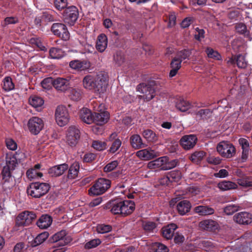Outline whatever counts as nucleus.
I'll use <instances>...</instances> for the list:
<instances>
[{"instance_id":"1","label":"nucleus","mask_w":252,"mask_h":252,"mask_svg":"<svg viewBox=\"0 0 252 252\" xmlns=\"http://www.w3.org/2000/svg\"><path fill=\"white\" fill-rule=\"evenodd\" d=\"M22 154L16 152L12 155H7L6 157V165L3 167L1 174L2 184L5 189H10L15 185L14 177L12 172L15 169L18 160L22 158Z\"/></svg>"},{"instance_id":"2","label":"nucleus","mask_w":252,"mask_h":252,"mask_svg":"<svg viewBox=\"0 0 252 252\" xmlns=\"http://www.w3.org/2000/svg\"><path fill=\"white\" fill-rule=\"evenodd\" d=\"M107 80V74L104 72H99L95 77L91 75L85 76L83 79V85L85 89L100 94L105 92Z\"/></svg>"},{"instance_id":"3","label":"nucleus","mask_w":252,"mask_h":252,"mask_svg":"<svg viewBox=\"0 0 252 252\" xmlns=\"http://www.w3.org/2000/svg\"><path fill=\"white\" fill-rule=\"evenodd\" d=\"M111 212L114 215H121L127 216L132 214L135 210L134 201L129 200L124 201L113 200L109 202Z\"/></svg>"},{"instance_id":"4","label":"nucleus","mask_w":252,"mask_h":252,"mask_svg":"<svg viewBox=\"0 0 252 252\" xmlns=\"http://www.w3.org/2000/svg\"><path fill=\"white\" fill-rule=\"evenodd\" d=\"M49 184L43 182H33L30 184L27 189L28 195L33 198H38L45 195L49 190Z\"/></svg>"},{"instance_id":"5","label":"nucleus","mask_w":252,"mask_h":252,"mask_svg":"<svg viewBox=\"0 0 252 252\" xmlns=\"http://www.w3.org/2000/svg\"><path fill=\"white\" fill-rule=\"evenodd\" d=\"M157 82L151 80L147 83H141L137 86V91L143 94L142 96L146 101H149L156 95Z\"/></svg>"},{"instance_id":"6","label":"nucleus","mask_w":252,"mask_h":252,"mask_svg":"<svg viewBox=\"0 0 252 252\" xmlns=\"http://www.w3.org/2000/svg\"><path fill=\"white\" fill-rule=\"evenodd\" d=\"M111 184L109 180L99 178L89 189L88 194L92 196L101 195L110 188Z\"/></svg>"},{"instance_id":"7","label":"nucleus","mask_w":252,"mask_h":252,"mask_svg":"<svg viewBox=\"0 0 252 252\" xmlns=\"http://www.w3.org/2000/svg\"><path fill=\"white\" fill-rule=\"evenodd\" d=\"M217 150L221 157L225 158H231L236 153L234 145L227 141L220 142L217 145Z\"/></svg>"},{"instance_id":"8","label":"nucleus","mask_w":252,"mask_h":252,"mask_svg":"<svg viewBox=\"0 0 252 252\" xmlns=\"http://www.w3.org/2000/svg\"><path fill=\"white\" fill-rule=\"evenodd\" d=\"M79 17L78 8L75 6L66 7L63 14V21L69 26H73Z\"/></svg>"},{"instance_id":"9","label":"nucleus","mask_w":252,"mask_h":252,"mask_svg":"<svg viewBox=\"0 0 252 252\" xmlns=\"http://www.w3.org/2000/svg\"><path fill=\"white\" fill-rule=\"evenodd\" d=\"M36 216L32 211H25L16 217V224L18 226L29 225L36 219Z\"/></svg>"},{"instance_id":"10","label":"nucleus","mask_w":252,"mask_h":252,"mask_svg":"<svg viewBox=\"0 0 252 252\" xmlns=\"http://www.w3.org/2000/svg\"><path fill=\"white\" fill-rule=\"evenodd\" d=\"M51 31L54 35L58 36L64 41L69 39V33L66 26L61 23H55L51 27Z\"/></svg>"},{"instance_id":"11","label":"nucleus","mask_w":252,"mask_h":252,"mask_svg":"<svg viewBox=\"0 0 252 252\" xmlns=\"http://www.w3.org/2000/svg\"><path fill=\"white\" fill-rule=\"evenodd\" d=\"M55 119L57 124L63 126L69 121V115L66 108L63 105L58 106L55 112Z\"/></svg>"},{"instance_id":"12","label":"nucleus","mask_w":252,"mask_h":252,"mask_svg":"<svg viewBox=\"0 0 252 252\" xmlns=\"http://www.w3.org/2000/svg\"><path fill=\"white\" fill-rule=\"evenodd\" d=\"M28 126L30 131L33 134L39 133L44 126L43 120L38 117H33L28 121Z\"/></svg>"},{"instance_id":"13","label":"nucleus","mask_w":252,"mask_h":252,"mask_svg":"<svg viewBox=\"0 0 252 252\" xmlns=\"http://www.w3.org/2000/svg\"><path fill=\"white\" fill-rule=\"evenodd\" d=\"M66 234L65 230H62L50 238L49 241L50 243L59 242L58 244L61 246L66 245L71 241L70 237L66 236Z\"/></svg>"},{"instance_id":"14","label":"nucleus","mask_w":252,"mask_h":252,"mask_svg":"<svg viewBox=\"0 0 252 252\" xmlns=\"http://www.w3.org/2000/svg\"><path fill=\"white\" fill-rule=\"evenodd\" d=\"M80 132L75 126H70L66 134V140L68 144L71 147L75 146L80 138Z\"/></svg>"},{"instance_id":"15","label":"nucleus","mask_w":252,"mask_h":252,"mask_svg":"<svg viewBox=\"0 0 252 252\" xmlns=\"http://www.w3.org/2000/svg\"><path fill=\"white\" fill-rule=\"evenodd\" d=\"M197 141V137L193 134L185 135L179 141L182 147L186 150L193 148Z\"/></svg>"},{"instance_id":"16","label":"nucleus","mask_w":252,"mask_h":252,"mask_svg":"<svg viewBox=\"0 0 252 252\" xmlns=\"http://www.w3.org/2000/svg\"><path fill=\"white\" fill-rule=\"evenodd\" d=\"M234 221L241 225H248L252 222V214L244 211L236 213L233 216Z\"/></svg>"},{"instance_id":"17","label":"nucleus","mask_w":252,"mask_h":252,"mask_svg":"<svg viewBox=\"0 0 252 252\" xmlns=\"http://www.w3.org/2000/svg\"><path fill=\"white\" fill-rule=\"evenodd\" d=\"M53 87L58 91L64 92L70 88V81L66 78L58 77L54 79Z\"/></svg>"},{"instance_id":"18","label":"nucleus","mask_w":252,"mask_h":252,"mask_svg":"<svg viewBox=\"0 0 252 252\" xmlns=\"http://www.w3.org/2000/svg\"><path fill=\"white\" fill-rule=\"evenodd\" d=\"M68 168V165L64 163L50 168L48 173L52 177H58L63 175Z\"/></svg>"},{"instance_id":"19","label":"nucleus","mask_w":252,"mask_h":252,"mask_svg":"<svg viewBox=\"0 0 252 252\" xmlns=\"http://www.w3.org/2000/svg\"><path fill=\"white\" fill-rule=\"evenodd\" d=\"M117 134L114 132L112 133L109 137V140L111 142V145L108 152L111 154H115L118 152L122 145V141L119 138H116Z\"/></svg>"},{"instance_id":"20","label":"nucleus","mask_w":252,"mask_h":252,"mask_svg":"<svg viewBox=\"0 0 252 252\" xmlns=\"http://www.w3.org/2000/svg\"><path fill=\"white\" fill-rule=\"evenodd\" d=\"M199 226L202 229L209 231H215L219 227L218 223L212 220H205L200 222Z\"/></svg>"},{"instance_id":"21","label":"nucleus","mask_w":252,"mask_h":252,"mask_svg":"<svg viewBox=\"0 0 252 252\" xmlns=\"http://www.w3.org/2000/svg\"><path fill=\"white\" fill-rule=\"evenodd\" d=\"M69 66L73 69L78 71H83L89 69L91 65L90 62L86 61L74 60L70 62Z\"/></svg>"},{"instance_id":"22","label":"nucleus","mask_w":252,"mask_h":252,"mask_svg":"<svg viewBox=\"0 0 252 252\" xmlns=\"http://www.w3.org/2000/svg\"><path fill=\"white\" fill-rule=\"evenodd\" d=\"M228 64H234L236 63L237 66L240 68H245L247 66V62L245 58L241 54L230 58L227 61Z\"/></svg>"},{"instance_id":"23","label":"nucleus","mask_w":252,"mask_h":252,"mask_svg":"<svg viewBox=\"0 0 252 252\" xmlns=\"http://www.w3.org/2000/svg\"><path fill=\"white\" fill-rule=\"evenodd\" d=\"M130 145L134 149H142L146 147L147 145L143 142V140L139 134H133L130 137Z\"/></svg>"},{"instance_id":"24","label":"nucleus","mask_w":252,"mask_h":252,"mask_svg":"<svg viewBox=\"0 0 252 252\" xmlns=\"http://www.w3.org/2000/svg\"><path fill=\"white\" fill-rule=\"evenodd\" d=\"M109 113L106 111L101 112H94L93 117V122L98 125H103L105 124L109 119Z\"/></svg>"},{"instance_id":"25","label":"nucleus","mask_w":252,"mask_h":252,"mask_svg":"<svg viewBox=\"0 0 252 252\" xmlns=\"http://www.w3.org/2000/svg\"><path fill=\"white\" fill-rule=\"evenodd\" d=\"M80 169V164L78 162H74L68 168V173L67 179L68 180H73L77 178Z\"/></svg>"},{"instance_id":"26","label":"nucleus","mask_w":252,"mask_h":252,"mask_svg":"<svg viewBox=\"0 0 252 252\" xmlns=\"http://www.w3.org/2000/svg\"><path fill=\"white\" fill-rule=\"evenodd\" d=\"M52 218L48 215H42L36 222L37 225L41 229H46L52 222Z\"/></svg>"},{"instance_id":"27","label":"nucleus","mask_w":252,"mask_h":252,"mask_svg":"<svg viewBox=\"0 0 252 252\" xmlns=\"http://www.w3.org/2000/svg\"><path fill=\"white\" fill-rule=\"evenodd\" d=\"M176 208L178 213L184 216L189 212L191 204L188 200H182L178 203Z\"/></svg>"},{"instance_id":"28","label":"nucleus","mask_w":252,"mask_h":252,"mask_svg":"<svg viewBox=\"0 0 252 252\" xmlns=\"http://www.w3.org/2000/svg\"><path fill=\"white\" fill-rule=\"evenodd\" d=\"M94 114L87 108H83L80 112V118L84 123L90 124L93 122Z\"/></svg>"},{"instance_id":"29","label":"nucleus","mask_w":252,"mask_h":252,"mask_svg":"<svg viewBox=\"0 0 252 252\" xmlns=\"http://www.w3.org/2000/svg\"><path fill=\"white\" fill-rule=\"evenodd\" d=\"M194 212L200 216H208L213 215L215 212L214 208L209 206L199 205L194 209Z\"/></svg>"},{"instance_id":"30","label":"nucleus","mask_w":252,"mask_h":252,"mask_svg":"<svg viewBox=\"0 0 252 252\" xmlns=\"http://www.w3.org/2000/svg\"><path fill=\"white\" fill-rule=\"evenodd\" d=\"M107 46V37L103 33L99 34L96 40V48L100 52H103Z\"/></svg>"},{"instance_id":"31","label":"nucleus","mask_w":252,"mask_h":252,"mask_svg":"<svg viewBox=\"0 0 252 252\" xmlns=\"http://www.w3.org/2000/svg\"><path fill=\"white\" fill-rule=\"evenodd\" d=\"M136 155L143 160H150L154 158L156 156L154 150L147 149L138 151Z\"/></svg>"},{"instance_id":"32","label":"nucleus","mask_w":252,"mask_h":252,"mask_svg":"<svg viewBox=\"0 0 252 252\" xmlns=\"http://www.w3.org/2000/svg\"><path fill=\"white\" fill-rule=\"evenodd\" d=\"M49 234L47 231L42 232L38 235L31 242V246L32 247H36L46 241L48 238Z\"/></svg>"},{"instance_id":"33","label":"nucleus","mask_w":252,"mask_h":252,"mask_svg":"<svg viewBox=\"0 0 252 252\" xmlns=\"http://www.w3.org/2000/svg\"><path fill=\"white\" fill-rule=\"evenodd\" d=\"M181 61H179L175 57L172 60L170 64L171 68L169 74L170 77H173L177 74L178 70L181 67Z\"/></svg>"},{"instance_id":"34","label":"nucleus","mask_w":252,"mask_h":252,"mask_svg":"<svg viewBox=\"0 0 252 252\" xmlns=\"http://www.w3.org/2000/svg\"><path fill=\"white\" fill-rule=\"evenodd\" d=\"M178 228L175 223L168 224L162 229V236L166 239H170L173 236L175 230Z\"/></svg>"},{"instance_id":"35","label":"nucleus","mask_w":252,"mask_h":252,"mask_svg":"<svg viewBox=\"0 0 252 252\" xmlns=\"http://www.w3.org/2000/svg\"><path fill=\"white\" fill-rule=\"evenodd\" d=\"M192 106L191 103L189 101L180 98L177 100L176 103V107L181 112H186Z\"/></svg>"},{"instance_id":"36","label":"nucleus","mask_w":252,"mask_h":252,"mask_svg":"<svg viewBox=\"0 0 252 252\" xmlns=\"http://www.w3.org/2000/svg\"><path fill=\"white\" fill-rule=\"evenodd\" d=\"M197 246L198 248L209 251L215 247V244L211 240L203 239L199 241Z\"/></svg>"},{"instance_id":"37","label":"nucleus","mask_w":252,"mask_h":252,"mask_svg":"<svg viewBox=\"0 0 252 252\" xmlns=\"http://www.w3.org/2000/svg\"><path fill=\"white\" fill-rule=\"evenodd\" d=\"M142 134L143 137L148 142H155L158 139V136L155 132L150 129H144Z\"/></svg>"},{"instance_id":"38","label":"nucleus","mask_w":252,"mask_h":252,"mask_svg":"<svg viewBox=\"0 0 252 252\" xmlns=\"http://www.w3.org/2000/svg\"><path fill=\"white\" fill-rule=\"evenodd\" d=\"M218 187L221 190L225 191L236 189L237 187V185L231 181H223L218 184Z\"/></svg>"},{"instance_id":"39","label":"nucleus","mask_w":252,"mask_h":252,"mask_svg":"<svg viewBox=\"0 0 252 252\" xmlns=\"http://www.w3.org/2000/svg\"><path fill=\"white\" fill-rule=\"evenodd\" d=\"M14 84L10 76H6L3 80V89L6 92H9L14 89Z\"/></svg>"},{"instance_id":"40","label":"nucleus","mask_w":252,"mask_h":252,"mask_svg":"<svg viewBox=\"0 0 252 252\" xmlns=\"http://www.w3.org/2000/svg\"><path fill=\"white\" fill-rule=\"evenodd\" d=\"M200 191V189L197 187L190 186L185 189L184 194L187 197H189L198 194Z\"/></svg>"},{"instance_id":"41","label":"nucleus","mask_w":252,"mask_h":252,"mask_svg":"<svg viewBox=\"0 0 252 252\" xmlns=\"http://www.w3.org/2000/svg\"><path fill=\"white\" fill-rule=\"evenodd\" d=\"M30 104L35 108L42 106L44 104V100L41 97L37 95H34L29 99Z\"/></svg>"},{"instance_id":"42","label":"nucleus","mask_w":252,"mask_h":252,"mask_svg":"<svg viewBox=\"0 0 252 252\" xmlns=\"http://www.w3.org/2000/svg\"><path fill=\"white\" fill-rule=\"evenodd\" d=\"M42 19L47 22H52L56 20V16L54 11H45L42 13Z\"/></svg>"},{"instance_id":"43","label":"nucleus","mask_w":252,"mask_h":252,"mask_svg":"<svg viewBox=\"0 0 252 252\" xmlns=\"http://www.w3.org/2000/svg\"><path fill=\"white\" fill-rule=\"evenodd\" d=\"M49 55L52 59H59L63 56V53L60 48L52 47L49 50Z\"/></svg>"},{"instance_id":"44","label":"nucleus","mask_w":252,"mask_h":252,"mask_svg":"<svg viewBox=\"0 0 252 252\" xmlns=\"http://www.w3.org/2000/svg\"><path fill=\"white\" fill-rule=\"evenodd\" d=\"M29 43L33 46H36L40 51H46V47L43 44L39 38L32 37L29 40Z\"/></svg>"},{"instance_id":"45","label":"nucleus","mask_w":252,"mask_h":252,"mask_svg":"<svg viewBox=\"0 0 252 252\" xmlns=\"http://www.w3.org/2000/svg\"><path fill=\"white\" fill-rule=\"evenodd\" d=\"M164 163V158L161 157L149 162L148 164V167L151 169H157L159 167L161 168Z\"/></svg>"},{"instance_id":"46","label":"nucleus","mask_w":252,"mask_h":252,"mask_svg":"<svg viewBox=\"0 0 252 252\" xmlns=\"http://www.w3.org/2000/svg\"><path fill=\"white\" fill-rule=\"evenodd\" d=\"M206 153L202 151H196L193 153L190 157V159L194 163H198L202 160L205 156Z\"/></svg>"},{"instance_id":"47","label":"nucleus","mask_w":252,"mask_h":252,"mask_svg":"<svg viewBox=\"0 0 252 252\" xmlns=\"http://www.w3.org/2000/svg\"><path fill=\"white\" fill-rule=\"evenodd\" d=\"M191 53L189 49H184L178 52L175 57L182 62L186 59H189Z\"/></svg>"},{"instance_id":"48","label":"nucleus","mask_w":252,"mask_h":252,"mask_svg":"<svg viewBox=\"0 0 252 252\" xmlns=\"http://www.w3.org/2000/svg\"><path fill=\"white\" fill-rule=\"evenodd\" d=\"M167 174L171 183H177L181 178V172L179 170H173L168 172Z\"/></svg>"},{"instance_id":"49","label":"nucleus","mask_w":252,"mask_h":252,"mask_svg":"<svg viewBox=\"0 0 252 252\" xmlns=\"http://www.w3.org/2000/svg\"><path fill=\"white\" fill-rule=\"evenodd\" d=\"M240 208L239 205L237 204H229L223 208L224 213L227 215H231L238 211Z\"/></svg>"},{"instance_id":"50","label":"nucleus","mask_w":252,"mask_h":252,"mask_svg":"<svg viewBox=\"0 0 252 252\" xmlns=\"http://www.w3.org/2000/svg\"><path fill=\"white\" fill-rule=\"evenodd\" d=\"M143 229L147 232H153L157 227V224L153 221H146L142 224Z\"/></svg>"},{"instance_id":"51","label":"nucleus","mask_w":252,"mask_h":252,"mask_svg":"<svg viewBox=\"0 0 252 252\" xmlns=\"http://www.w3.org/2000/svg\"><path fill=\"white\" fill-rule=\"evenodd\" d=\"M213 113V111L209 109H200L196 112V115L202 119H208L210 118Z\"/></svg>"},{"instance_id":"52","label":"nucleus","mask_w":252,"mask_h":252,"mask_svg":"<svg viewBox=\"0 0 252 252\" xmlns=\"http://www.w3.org/2000/svg\"><path fill=\"white\" fill-rule=\"evenodd\" d=\"M206 53L210 58L220 60L221 58L220 55L216 51L210 47H207L205 50Z\"/></svg>"},{"instance_id":"53","label":"nucleus","mask_w":252,"mask_h":252,"mask_svg":"<svg viewBox=\"0 0 252 252\" xmlns=\"http://www.w3.org/2000/svg\"><path fill=\"white\" fill-rule=\"evenodd\" d=\"M54 80L52 77L46 78L42 81L41 86L45 89L50 90L54 86Z\"/></svg>"},{"instance_id":"54","label":"nucleus","mask_w":252,"mask_h":252,"mask_svg":"<svg viewBox=\"0 0 252 252\" xmlns=\"http://www.w3.org/2000/svg\"><path fill=\"white\" fill-rule=\"evenodd\" d=\"M112 229V226L109 224H101L98 225L96 227L97 232L101 234L109 232Z\"/></svg>"},{"instance_id":"55","label":"nucleus","mask_w":252,"mask_h":252,"mask_svg":"<svg viewBox=\"0 0 252 252\" xmlns=\"http://www.w3.org/2000/svg\"><path fill=\"white\" fill-rule=\"evenodd\" d=\"M19 22V18L16 16H10L6 17L2 23L3 27H5L10 24H16Z\"/></svg>"},{"instance_id":"56","label":"nucleus","mask_w":252,"mask_h":252,"mask_svg":"<svg viewBox=\"0 0 252 252\" xmlns=\"http://www.w3.org/2000/svg\"><path fill=\"white\" fill-rule=\"evenodd\" d=\"M92 147L97 151H103L106 148L107 144L105 142L100 141H94L92 143Z\"/></svg>"},{"instance_id":"57","label":"nucleus","mask_w":252,"mask_h":252,"mask_svg":"<svg viewBox=\"0 0 252 252\" xmlns=\"http://www.w3.org/2000/svg\"><path fill=\"white\" fill-rule=\"evenodd\" d=\"M114 60L118 65H122L125 61L124 55L121 51H118L114 55Z\"/></svg>"},{"instance_id":"58","label":"nucleus","mask_w":252,"mask_h":252,"mask_svg":"<svg viewBox=\"0 0 252 252\" xmlns=\"http://www.w3.org/2000/svg\"><path fill=\"white\" fill-rule=\"evenodd\" d=\"M153 246L156 252H168L169 251L167 246L159 242L155 243Z\"/></svg>"},{"instance_id":"59","label":"nucleus","mask_w":252,"mask_h":252,"mask_svg":"<svg viewBox=\"0 0 252 252\" xmlns=\"http://www.w3.org/2000/svg\"><path fill=\"white\" fill-rule=\"evenodd\" d=\"M54 5L56 8L58 10H62V9L67 7V0H55Z\"/></svg>"},{"instance_id":"60","label":"nucleus","mask_w":252,"mask_h":252,"mask_svg":"<svg viewBox=\"0 0 252 252\" xmlns=\"http://www.w3.org/2000/svg\"><path fill=\"white\" fill-rule=\"evenodd\" d=\"M101 242L99 239H94L86 243L85 248L88 249L94 248L100 245Z\"/></svg>"},{"instance_id":"61","label":"nucleus","mask_w":252,"mask_h":252,"mask_svg":"<svg viewBox=\"0 0 252 252\" xmlns=\"http://www.w3.org/2000/svg\"><path fill=\"white\" fill-rule=\"evenodd\" d=\"M118 165V162L117 160H114L106 164L103 168V171L105 172H109L113 171Z\"/></svg>"},{"instance_id":"62","label":"nucleus","mask_w":252,"mask_h":252,"mask_svg":"<svg viewBox=\"0 0 252 252\" xmlns=\"http://www.w3.org/2000/svg\"><path fill=\"white\" fill-rule=\"evenodd\" d=\"M239 185L244 187H252V180L249 177L244 178L238 181Z\"/></svg>"},{"instance_id":"63","label":"nucleus","mask_w":252,"mask_h":252,"mask_svg":"<svg viewBox=\"0 0 252 252\" xmlns=\"http://www.w3.org/2000/svg\"><path fill=\"white\" fill-rule=\"evenodd\" d=\"M236 32L240 34L246 35L247 32V27L243 23H239L236 25Z\"/></svg>"},{"instance_id":"64","label":"nucleus","mask_w":252,"mask_h":252,"mask_svg":"<svg viewBox=\"0 0 252 252\" xmlns=\"http://www.w3.org/2000/svg\"><path fill=\"white\" fill-rule=\"evenodd\" d=\"M178 160L176 159L172 160L165 165L163 164L161 169L162 170H168L176 167L178 164Z\"/></svg>"}]
</instances>
